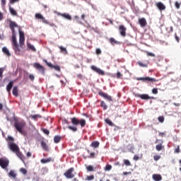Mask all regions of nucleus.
Returning <instances> with one entry per match:
<instances>
[{"label": "nucleus", "instance_id": "1", "mask_svg": "<svg viewBox=\"0 0 181 181\" xmlns=\"http://www.w3.org/2000/svg\"><path fill=\"white\" fill-rule=\"evenodd\" d=\"M71 122L74 126H68V128L73 132H77V131H78L77 125H81V128H84V127H86V124H87L86 119H81L79 120L77 117L71 118Z\"/></svg>", "mask_w": 181, "mask_h": 181}, {"label": "nucleus", "instance_id": "2", "mask_svg": "<svg viewBox=\"0 0 181 181\" xmlns=\"http://www.w3.org/2000/svg\"><path fill=\"white\" fill-rule=\"evenodd\" d=\"M19 46L21 48L25 46V33H23L22 30H19V45L13 47L15 54L17 56H21V48H19Z\"/></svg>", "mask_w": 181, "mask_h": 181}, {"label": "nucleus", "instance_id": "3", "mask_svg": "<svg viewBox=\"0 0 181 181\" xmlns=\"http://www.w3.org/2000/svg\"><path fill=\"white\" fill-rule=\"evenodd\" d=\"M9 28L12 32L11 42L13 47L14 46H18L19 45L18 44V40H16V32L15 31V28H18V25L16 22L9 20Z\"/></svg>", "mask_w": 181, "mask_h": 181}, {"label": "nucleus", "instance_id": "4", "mask_svg": "<svg viewBox=\"0 0 181 181\" xmlns=\"http://www.w3.org/2000/svg\"><path fill=\"white\" fill-rule=\"evenodd\" d=\"M14 127L20 134H25V132H23V129H25V127H26V122H25V121L21 120L19 122H16L14 123Z\"/></svg>", "mask_w": 181, "mask_h": 181}, {"label": "nucleus", "instance_id": "5", "mask_svg": "<svg viewBox=\"0 0 181 181\" xmlns=\"http://www.w3.org/2000/svg\"><path fill=\"white\" fill-rule=\"evenodd\" d=\"M73 172H74V168H71L64 173V175L65 177H66V179H73V177H74V174H73Z\"/></svg>", "mask_w": 181, "mask_h": 181}, {"label": "nucleus", "instance_id": "6", "mask_svg": "<svg viewBox=\"0 0 181 181\" xmlns=\"http://www.w3.org/2000/svg\"><path fill=\"white\" fill-rule=\"evenodd\" d=\"M0 166L2 169H6L9 166V160L5 158H0Z\"/></svg>", "mask_w": 181, "mask_h": 181}, {"label": "nucleus", "instance_id": "7", "mask_svg": "<svg viewBox=\"0 0 181 181\" xmlns=\"http://www.w3.org/2000/svg\"><path fill=\"white\" fill-rule=\"evenodd\" d=\"M8 148L14 153H16L20 150L19 146L14 143H8Z\"/></svg>", "mask_w": 181, "mask_h": 181}, {"label": "nucleus", "instance_id": "8", "mask_svg": "<svg viewBox=\"0 0 181 181\" xmlns=\"http://www.w3.org/2000/svg\"><path fill=\"white\" fill-rule=\"evenodd\" d=\"M91 70L95 71V73H98L100 76H104L105 74V72L103 71L101 69L95 66V65H92L90 66Z\"/></svg>", "mask_w": 181, "mask_h": 181}, {"label": "nucleus", "instance_id": "9", "mask_svg": "<svg viewBox=\"0 0 181 181\" xmlns=\"http://www.w3.org/2000/svg\"><path fill=\"white\" fill-rule=\"evenodd\" d=\"M43 62L49 67L50 69H54L57 71H60V66L59 65H53L52 63L48 62L47 60L43 59Z\"/></svg>", "mask_w": 181, "mask_h": 181}, {"label": "nucleus", "instance_id": "10", "mask_svg": "<svg viewBox=\"0 0 181 181\" xmlns=\"http://www.w3.org/2000/svg\"><path fill=\"white\" fill-rule=\"evenodd\" d=\"M98 95H100V97H103V98H105V100H107V101H112V97H111V95L101 90L98 92Z\"/></svg>", "mask_w": 181, "mask_h": 181}, {"label": "nucleus", "instance_id": "11", "mask_svg": "<svg viewBox=\"0 0 181 181\" xmlns=\"http://www.w3.org/2000/svg\"><path fill=\"white\" fill-rule=\"evenodd\" d=\"M155 144H159L156 146V151H162V148H163V140L156 139Z\"/></svg>", "mask_w": 181, "mask_h": 181}, {"label": "nucleus", "instance_id": "12", "mask_svg": "<svg viewBox=\"0 0 181 181\" xmlns=\"http://www.w3.org/2000/svg\"><path fill=\"white\" fill-rule=\"evenodd\" d=\"M35 19H40L42 20V23L49 25V21H47V20H46V18L40 13H37L35 14Z\"/></svg>", "mask_w": 181, "mask_h": 181}, {"label": "nucleus", "instance_id": "13", "mask_svg": "<svg viewBox=\"0 0 181 181\" xmlns=\"http://www.w3.org/2000/svg\"><path fill=\"white\" fill-rule=\"evenodd\" d=\"M119 31L121 36H122L123 37H125V36H127V28L124 26V25H121L119 26Z\"/></svg>", "mask_w": 181, "mask_h": 181}, {"label": "nucleus", "instance_id": "14", "mask_svg": "<svg viewBox=\"0 0 181 181\" xmlns=\"http://www.w3.org/2000/svg\"><path fill=\"white\" fill-rule=\"evenodd\" d=\"M135 97H138L139 98H141V100H153V97L149 96L148 94H136Z\"/></svg>", "mask_w": 181, "mask_h": 181}, {"label": "nucleus", "instance_id": "15", "mask_svg": "<svg viewBox=\"0 0 181 181\" xmlns=\"http://www.w3.org/2000/svg\"><path fill=\"white\" fill-rule=\"evenodd\" d=\"M156 6L158 8V9L160 10V12L163 11H166V6L162 3V1H158L156 3Z\"/></svg>", "mask_w": 181, "mask_h": 181}, {"label": "nucleus", "instance_id": "16", "mask_svg": "<svg viewBox=\"0 0 181 181\" xmlns=\"http://www.w3.org/2000/svg\"><path fill=\"white\" fill-rule=\"evenodd\" d=\"M139 81H151V83H156L158 80L155 79L154 78H151L149 76L147 77H143V78H137Z\"/></svg>", "mask_w": 181, "mask_h": 181}, {"label": "nucleus", "instance_id": "17", "mask_svg": "<svg viewBox=\"0 0 181 181\" xmlns=\"http://www.w3.org/2000/svg\"><path fill=\"white\" fill-rule=\"evenodd\" d=\"M33 66L37 69V70H39L42 74H45V66L40 65L39 63H35Z\"/></svg>", "mask_w": 181, "mask_h": 181}, {"label": "nucleus", "instance_id": "18", "mask_svg": "<svg viewBox=\"0 0 181 181\" xmlns=\"http://www.w3.org/2000/svg\"><path fill=\"white\" fill-rule=\"evenodd\" d=\"M139 23L141 28H145L148 23L146 22V19L145 18H141L139 19Z\"/></svg>", "mask_w": 181, "mask_h": 181}, {"label": "nucleus", "instance_id": "19", "mask_svg": "<svg viewBox=\"0 0 181 181\" xmlns=\"http://www.w3.org/2000/svg\"><path fill=\"white\" fill-rule=\"evenodd\" d=\"M15 153L18 156V158H19V159H21V160H25V156H23V153H22V152H21V149L18 150V151H16Z\"/></svg>", "mask_w": 181, "mask_h": 181}, {"label": "nucleus", "instance_id": "20", "mask_svg": "<svg viewBox=\"0 0 181 181\" xmlns=\"http://www.w3.org/2000/svg\"><path fill=\"white\" fill-rule=\"evenodd\" d=\"M12 87H13V81H10L8 84L6 86V88L8 94H11V90H12Z\"/></svg>", "mask_w": 181, "mask_h": 181}, {"label": "nucleus", "instance_id": "21", "mask_svg": "<svg viewBox=\"0 0 181 181\" xmlns=\"http://www.w3.org/2000/svg\"><path fill=\"white\" fill-rule=\"evenodd\" d=\"M109 42L112 46H115V45H121V42L116 40L114 37H110L109 39Z\"/></svg>", "mask_w": 181, "mask_h": 181}, {"label": "nucleus", "instance_id": "22", "mask_svg": "<svg viewBox=\"0 0 181 181\" xmlns=\"http://www.w3.org/2000/svg\"><path fill=\"white\" fill-rule=\"evenodd\" d=\"M152 177L155 181L162 180V175H160V174H153L152 175Z\"/></svg>", "mask_w": 181, "mask_h": 181}, {"label": "nucleus", "instance_id": "23", "mask_svg": "<svg viewBox=\"0 0 181 181\" xmlns=\"http://www.w3.org/2000/svg\"><path fill=\"white\" fill-rule=\"evenodd\" d=\"M90 146L91 148H97L100 146V142L98 141H92Z\"/></svg>", "mask_w": 181, "mask_h": 181}, {"label": "nucleus", "instance_id": "24", "mask_svg": "<svg viewBox=\"0 0 181 181\" xmlns=\"http://www.w3.org/2000/svg\"><path fill=\"white\" fill-rule=\"evenodd\" d=\"M2 52L4 54H6V56H7L8 57H11V52L6 47L2 48Z\"/></svg>", "mask_w": 181, "mask_h": 181}, {"label": "nucleus", "instance_id": "25", "mask_svg": "<svg viewBox=\"0 0 181 181\" xmlns=\"http://www.w3.org/2000/svg\"><path fill=\"white\" fill-rule=\"evenodd\" d=\"M13 95L14 97H19V93L18 90V86H14L13 88Z\"/></svg>", "mask_w": 181, "mask_h": 181}, {"label": "nucleus", "instance_id": "26", "mask_svg": "<svg viewBox=\"0 0 181 181\" xmlns=\"http://www.w3.org/2000/svg\"><path fill=\"white\" fill-rule=\"evenodd\" d=\"M60 16H62V18L67 19L68 21H71V16H70L69 13H61Z\"/></svg>", "mask_w": 181, "mask_h": 181}, {"label": "nucleus", "instance_id": "27", "mask_svg": "<svg viewBox=\"0 0 181 181\" xmlns=\"http://www.w3.org/2000/svg\"><path fill=\"white\" fill-rule=\"evenodd\" d=\"M9 177H11V179H16V173H15L14 170H11L8 173Z\"/></svg>", "mask_w": 181, "mask_h": 181}, {"label": "nucleus", "instance_id": "28", "mask_svg": "<svg viewBox=\"0 0 181 181\" xmlns=\"http://www.w3.org/2000/svg\"><path fill=\"white\" fill-rule=\"evenodd\" d=\"M41 146L42 149H44V151H46L47 152H48L49 146H47V144L45 141L41 142Z\"/></svg>", "mask_w": 181, "mask_h": 181}, {"label": "nucleus", "instance_id": "29", "mask_svg": "<svg viewBox=\"0 0 181 181\" xmlns=\"http://www.w3.org/2000/svg\"><path fill=\"white\" fill-rule=\"evenodd\" d=\"M59 48L61 50V53H63V54H69V52H67V49H66V47L60 46Z\"/></svg>", "mask_w": 181, "mask_h": 181}, {"label": "nucleus", "instance_id": "30", "mask_svg": "<svg viewBox=\"0 0 181 181\" xmlns=\"http://www.w3.org/2000/svg\"><path fill=\"white\" fill-rule=\"evenodd\" d=\"M9 11L13 15V16H18V12L13 9L11 6H9Z\"/></svg>", "mask_w": 181, "mask_h": 181}, {"label": "nucleus", "instance_id": "31", "mask_svg": "<svg viewBox=\"0 0 181 181\" xmlns=\"http://www.w3.org/2000/svg\"><path fill=\"white\" fill-rule=\"evenodd\" d=\"M30 118H31V119H34V121H37V118H42V115H30Z\"/></svg>", "mask_w": 181, "mask_h": 181}, {"label": "nucleus", "instance_id": "32", "mask_svg": "<svg viewBox=\"0 0 181 181\" xmlns=\"http://www.w3.org/2000/svg\"><path fill=\"white\" fill-rule=\"evenodd\" d=\"M60 141H62V136H55L54 137V142L55 144H59V142H60Z\"/></svg>", "mask_w": 181, "mask_h": 181}, {"label": "nucleus", "instance_id": "33", "mask_svg": "<svg viewBox=\"0 0 181 181\" xmlns=\"http://www.w3.org/2000/svg\"><path fill=\"white\" fill-rule=\"evenodd\" d=\"M41 163H49V162H52V158H42L40 160Z\"/></svg>", "mask_w": 181, "mask_h": 181}, {"label": "nucleus", "instance_id": "34", "mask_svg": "<svg viewBox=\"0 0 181 181\" xmlns=\"http://www.w3.org/2000/svg\"><path fill=\"white\" fill-rule=\"evenodd\" d=\"M27 46L28 49H30L33 52H36V48L35 47V46L32 45V44L27 43Z\"/></svg>", "mask_w": 181, "mask_h": 181}, {"label": "nucleus", "instance_id": "35", "mask_svg": "<svg viewBox=\"0 0 181 181\" xmlns=\"http://www.w3.org/2000/svg\"><path fill=\"white\" fill-rule=\"evenodd\" d=\"M100 107H102V108H103L104 110H107V108H108L107 107V104H105V102H104V100H102L100 103Z\"/></svg>", "mask_w": 181, "mask_h": 181}, {"label": "nucleus", "instance_id": "36", "mask_svg": "<svg viewBox=\"0 0 181 181\" xmlns=\"http://www.w3.org/2000/svg\"><path fill=\"white\" fill-rule=\"evenodd\" d=\"M111 169H112V165H111L110 164L106 165V166L105 167V172H108V171L111 170Z\"/></svg>", "mask_w": 181, "mask_h": 181}, {"label": "nucleus", "instance_id": "37", "mask_svg": "<svg viewBox=\"0 0 181 181\" xmlns=\"http://www.w3.org/2000/svg\"><path fill=\"white\" fill-rule=\"evenodd\" d=\"M105 122L106 124H108L110 127H114V123H112V122L110 119H106Z\"/></svg>", "mask_w": 181, "mask_h": 181}, {"label": "nucleus", "instance_id": "38", "mask_svg": "<svg viewBox=\"0 0 181 181\" xmlns=\"http://www.w3.org/2000/svg\"><path fill=\"white\" fill-rule=\"evenodd\" d=\"M123 162L126 166H131V161L129 160L124 159Z\"/></svg>", "mask_w": 181, "mask_h": 181}, {"label": "nucleus", "instance_id": "39", "mask_svg": "<svg viewBox=\"0 0 181 181\" xmlns=\"http://www.w3.org/2000/svg\"><path fill=\"white\" fill-rule=\"evenodd\" d=\"M86 169L88 172H94V167H93V165H89L86 167Z\"/></svg>", "mask_w": 181, "mask_h": 181}, {"label": "nucleus", "instance_id": "40", "mask_svg": "<svg viewBox=\"0 0 181 181\" xmlns=\"http://www.w3.org/2000/svg\"><path fill=\"white\" fill-rule=\"evenodd\" d=\"M137 64H139V66H140V67H148V64H144L141 62H138Z\"/></svg>", "mask_w": 181, "mask_h": 181}, {"label": "nucleus", "instance_id": "41", "mask_svg": "<svg viewBox=\"0 0 181 181\" xmlns=\"http://www.w3.org/2000/svg\"><path fill=\"white\" fill-rule=\"evenodd\" d=\"M4 71H5V68H0V78L2 79L4 77Z\"/></svg>", "mask_w": 181, "mask_h": 181}, {"label": "nucleus", "instance_id": "42", "mask_svg": "<svg viewBox=\"0 0 181 181\" xmlns=\"http://www.w3.org/2000/svg\"><path fill=\"white\" fill-rule=\"evenodd\" d=\"M86 180H94V175H91L87 176Z\"/></svg>", "mask_w": 181, "mask_h": 181}, {"label": "nucleus", "instance_id": "43", "mask_svg": "<svg viewBox=\"0 0 181 181\" xmlns=\"http://www.w3.org/2000/svg\"><path fill=\"white\" fill-rule=\"evenodd\" d=\"M8 144H9V143H10V144H13V141H15V140L13 139V137L11 136H8Z\"/></svg>", "mask_w": 181, "mask_h": 181}, {"label": "nucleus", "instance_id": "44", "mask_svg": "<svg viewBox=\"0 0 181 181\" xmlns=\"http://www.w3.org/2000/svg\"><path fill=\"white\" fill-rule=\"evenodd\" d=\"M158 121H159V122H164V121H165V117H163V116H160V117H158Z\"/></svg>", "mask_w": 181, "mask_h": 181}, {"label": "nucleus", "instance_id": "45", "mask_svg": "<svg viewBox=\"0 0 181 181\" xmlns=\"http://www.w3.org/2000/svg\"><path fill=\"white\" fill-rule=\"evenodd\" d=\"M175 6L177 9H180V4L179 3V1H175Z\"/></svg>", "mask_w": 181, "mask_h": 181}, {"label": "nucleus", "instance_id": "46", "mask_svg": "<svg viewBox=\"0 0 181 181\" xmlns=\"http://www.w3.org/2000/svg\"><path fill=\"white\" fill-rule=\"evenodd\" d=\"M42 132H44L45 135H49V134H50V132L47 129H42Z\"/></svg>", "mask_w": 181, "mask_h": 181}, {"label": "nucleus", "instance_id": "47", "mask_svg": "<svg viewBox=\"0 0 181 181\" xmlns=\"http://www.w3.org/2000/svg\"><path fill=\"white\" fill-rule=\"evenodd\" d=\"M20 172H21L23 175H26V173H28V170H26L25 168H21Z\"/></svg>", "mask_w": 181, "mask_h": 181}, {"label": "nucleus", "instance_id": "48", "mask_svg": "<svg viewBox=\"0 0 181 181\" xmlns=\"http://www.w3.org/2000/svg\"><path fill=\"white\" fill-rule=\"evenodd\" d=\"M180 153V146H177V148L175 150V153Z\"/></svg>", "mask_w": 181, "mask_h": 181}, {"label": "nucleus", "instance_id": "49", "mask_svg": "<svg viewBox=\"0 0 181 181\" xmlns=\"http://www.w3.org/2000/svg\"><path fill=\"white\" fill-rule=\"evenodd\" d=\"M2 8H5V5H6V0H1Z\"/></svg>", "mask_w": 181, "mask_h": 181}, {"label": "nucleus", "instance_id": "50", "mask_svg": "<svg viewBox=\"0 0 181 181\" xmlns=\"http://www.w3.org/2000/svg\"><path fill=\"white\" fill-rule=\"evenodd\" d=\"M153 159H154V160L158 161V160H159V159H160V156H158V155L154 156Z\"/></svg>", "mask_w": 181, "mask_h": 181}, {"label": "nucleus", "instance_id": "51", "mask_svg": "<svg viewBox=\"0 0 181 181\" xmlns=\"http://www.w3.org/2000/svg\"><path fill=\"white\" fill-rule=\"evenodd\" d=\"M29 78H30V80H31V81H35V76L33 74H30L29 75Z\"/></svg>", "mask_w": 181, "mask_h": 181}, {"label": "nucleus", "instance_id": "52", "mask_svg": "<svg viewBox=\"0 0 181 181\" xmlns=\"http://www.w3.org/2000/svg\"><path fill=\"white\" fill-rule=\"evenodd\" d=\"M146 54L147 56H151V57H155V54L152 53V52H146Z\"/></svg>", "mask_w": 181, "mask_h": 181}, {"label": "nucleus", "instance_id": "53", "mask_svg": "<svg viewBox=\"0 0 181 181\" xmlns=\"http://www.w3.org/2000/svg\"><path fill=\"white\" fill-rule=\"evenodd\" d=\"M159 136H161V138H163L164 136H166V133L165 132H160L158 134Z\"/></svg>", "mask_w": 181, "mask_h": 181}, {"label": "nucleus", "instance_id": "54", "mask_svg": "<svg viewBox=\"0 0 181 181\" xmlns=\"http://www.w3.org/2000/svg\"><path fill=\"white\" fill-rule=\"evenodd\" d=\"M116 76H117V78H121V77L122 76V74H121V72L117 71Z\"/></svg>", "mask_w": 181, "mask_h": 181}, {"label": "nucleus", "instance_id": "55", "mask_svg": "<svg viewBox=\"0 0 181 181\" xmlns=\"http://www.w3.org/2000/svg\"><path fill=\"white\" fill-rule=\"evenodd\" d=\"M89 158H95V153H90V156H88Z\"/></svg>", "mask_w": 181, "mask_h": 181}, {"label": "nucleus", "instance_id": "56", "mask_svg": "<svg viewBox=\"0 0 181 181\" xmlns=\"http://www.w3.org/2000/svg\"><path fill=\"white\" fill-rule=\"evenodd\" d=\"M9 2L11 5H13L16 2H19V0H9Z\"/></svg>", "mask_w": 181, "mask_h": 181}, {"label": "nucleus", "instance_id": "57", "mask_svg": "<svg viewBox=\"0 0 181 181\" xmlns=\"http://www.w3.org/2000/svg\"><path fill=\"white\" fill-rule=\"evenodd\" d=\"M153 94H158V88H154L152 89Z\"/></svg>", "mask_w": 181, "mask_h": 181}, {"label": "nucleus", "instance_id": "58", "mask_svg": "<svg viewBox=\"0 0 181 181\" xmlns=\"http://www.w3.org/2000/svg\"><path fill=\"white\" fill-rule=\"evenodd\" d=\"M102 52L100 48L96 49V54H101Z\"/></svg>", "mask_w": 181, "mask_h": 181}, {"label": "nucleus", "instance_id": "59", "mask_svg": "<svg viewBox=\"0 0 181 181\" xmlns=\"http://www.w3.org/2000/svg\"><path fill=\"white\" fill-rule=\"evenodd\" d=\"M133 159H134V160H139V156H134Z\"/></svg>", "mask_w": 181, "mask_h": 181}, {"label": "nucleus", "instance_id": "60", "mask_svg": "<svg viewBox=\"0 0 181 181\" xmlns=\"http://www.w3.org/2000/svg\"><path fill=\"white\" fill-rule=\"evenodd\" d=\"M27 158H30V156H32V153L30 152H28L26 154Z\"/></svg>", "mask_w": 181, "mask_h": 181}, {"label": "nucleus", "instance_id": "61", "mask_svg": "<svg viewBox=\"0 0 181 181\" xmlns=\"http://www.w3.org/2000/svg\"><path fill=\"white\" fill-rule=\"evenodd\" d=\"M63 122H64V124H69V120H68L67 119H64L63 120Z\"/></svg>", "mask_w": 181, "mask_h": 181}, {"label": "nucleus", "instance_id": "62", "mask_svg": "<svg viewBox=\"0 0 181 181\" xmlns=\"http://www.w3.org/2000/svg\"><path fill=\"white\" fill-rule=\"evenodd\" d=\"M123 175L127 176V175H131V172H123Z\"/></svg>", "mask_w": 181, "mask_h": 181}, {"label": "nucleus", "instance_id": "63", "mask_svg": "<svg viewBox=\"0 0 181 181\" xmlns=\"http://www.w3.org/2000/svg\"><path fill=\"white\" fill-rule=\"evenodd\" d=\"M172 32H173V26H170V27L169 33H172Z\"/></svg>", "mask_w": 181, "mask_h": 181}, {"label": "nucleus", "instance_id": "64", "mask_svg": "<svg viewBox=\"0 0 181 181\" xmlns=\"http://www.w3.org/2000/svg\"><path fill=\"white\" fill-rule=\"evenodd\" d=\"M175 40H177V42L179 43L180 39L179 37L175 35Z\"/></svg>", "mask_w": 181, "mask_h": 181}]
</instances>
